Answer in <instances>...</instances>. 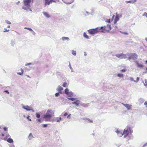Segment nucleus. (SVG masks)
<instances>
[{"label": "nucleus", "mask_w": 147, "mask_h": 147, "mask_svg": "<svg viewBox=\"0 0 147 147\" xmlns=\"http://www.w3.org/2000/svg\"><path fill=\"white\" fill-rule=\"evenodd\" d=\"M99 28L100 32H108L111 30V25L109 24L106 26H102Z\"/></svg>", "instance_id": "obj_1"}, {"label": "nucleus", "mask_w": 147, "mask_h": 147, "mask_svg": "<svg viewBox=\"0 0 147 147\" xmlns=\"http://www.w3.org/2000/svg\"><path fill=\"white\" fill-rule=\"evenodd\" d=\"M32 0H24L23 3L24 6L22 7V8L25 10H27L30 9V3Z\"/></svg>", "instance_id": "obj_2"}, {"label": "nucleus", "mask_w": 147, "mask_h": 147, "mask_svg": "<svg viewBox=\"0 0 147 147\" xmlns=\"http://www.w3.org/2000/svg\"><path fill=\"white\" fill-rule=\"evenodd\" d=\"M88 32L90 34H94L100 32V28H97L95 29H92L88 30Z\"/></svg>", "instance_id": "obj_3"}, {"label": "nucleus", "mask_w": 147, "mask_h": 147, "mask_svg": "<svg viewBox=\"0 0 147 147\" xmlns=\"http://www.w3.org/2000/svg\"><path fill=\"white\" fill-rule=\"evenodd\" d=\"M130 128L129 127H127V128H125L124 129L123 132L122 133H121V135L120 136H121L123 135H124V137L125 138L128 135L129 131H130Z\"/></svg>", "instance_id": "obj_4"}, {"label": "nucleus", "mask_w": 147, "mask_h": 147, "mask_svg": "<svg viewBox=\"0 0 147 147\" xmlns=\"http://www.w3.org/2000/svg\"><path fill=\"white\" fill-rule=\"evenodd\" d=\"M137 57L138 56L135 53L131 54L128 57V59L129 60H130L131 59L135 60L137 59Z\"/></svg>", "instance_id": "obj_5"}, {"label": "nucleus", "mask_w": 147, "mask_h": 147, "mask_svg": "<svg viewBox=\"0 0 147 147\" xmlns=\"http://www.w3.org/2000/svg\"><path fill=\"white\" fill-rule=\"evenodd\" d=\"M115 56L121 59H125L127 58L126 55L123 53L117 54L115 55Z\"/></svg>", "instance_id": "obj_6"}, {"label": "nucleus", "mask_w": 147, "mask_h": 147, "mask_svg": "<svg viewBox=\"0 0 147 147\" xmlns=\"http://www.w3.org/2000/svg\"><path fill=\"white\" fill-rule=\"evenodd\" d=\"M45 114L51 117H52L53 115V113L51 110H48Z\"/></svg>", "instance_id": "obj_7"}, {"label": "nucleus", "mask_w": 147, "mask_h": 147, "mask_svg": "<svg viewBox=\"0 0 147 147\" xmlns=\"http://www.w3.org/2000/svg\"><path fill=\"white\" fill-rule=\"evenodd\" d=\"M23 108L27 111H32V112H34V111L32 109L31 107H29L28 106H23Z\"/></svg>", "instance_id": "obj_8"}, {"label": "nucleus", "mask_w": 147, "mask_h": 147, "mask_svg": "<svg viewBox=\"0 0 147 147\" xmlns=\"http://www.w3.org/2000/svg\"><path fill=\"white\" fill-rule=\"evenodd\" d=\"M51 117L47 115L46 114L44 115L43 117V118L45 119V121H49Z\"/></svg>", "instance_id": "obj_9"}, {"label": "nucleus", "mask_w": 147, "mask_h": 147, "mask_svg": "<svg viewBox=\"0 0 147 147\" xmlns=\"http://www.w3.org/2000/svg\"><path fill=\"white\" fill-rule=\"evenodd\" d=\"M63 90V88L60 86H59L58 87V88L57 89V90L58 92H59V93L61 94H62V92H61V91Z\"/></svg>", "instance_id": "obj_10"}, {"label": "nucleus", "mask_w": 147, "mask_h": 147, "mask_svg": "<svg viewBox=\"0 0 147 147\" xmlns=\"http://www.w3.org/2000/svg\"><path fill=\"white\" fill-rule=\"evenodd\" d=\"M124 106L128 110L130 109L131 108V106L127 104L124 105Z\"/></svg>", "instance_id": "obj_11"}, {"label": "nucleus", "mask_w": 147, "mask_h": 147, "mask_svg": "<svg viewBox=\"0 0 147 147\" xmlns=\"http://www.w3.org/2000/svg\"><path fill=\"white\" fill-rule=\"evenodd\" d=\"M65 2L67 4H70L73 1L72 0H64Z\"/></svg>", "instance_id": "obj_12"}, {"label": "nucleus", "mask_w": 147, "mask_h": 147, "mask_svg": "<svg viewBox=\"0 0 147 147\" xmlns=\"http://www.w3.org/2000/svg\"><path fill=\"white\" fill-rule=\"evenodd\" d=\"M119 20V18L117 16H116L115 18L114 21V24H116L117 21H118Z\"/></svg>", "instance_id": "obj_13"}, {"label": "nucleus", "mask_w": 147, "mask_h": 147, "mask_svg": "<svg viewBox=\"0 0 147 147\" xmlns=\"http://www.w3.org/2000/svg\"><path fill=\"white\" fill-rule=\"evenodd\" d=\"M79 100H76L75 102H72L73 104H75L76 105V106H78L79 104Z\"/></svg>", "instance_id": "obj_14"}, {"label": "nucleus", "mask_w": 147, "mask_h": 147, "mask_svg": "<svg viewBox=\"0 0 147 147\" xmlns=\"http://www.w3.org/2000/svg\"><path fill=\"white\" fill-rule=\"evenodd\" d=\"M44 15L47 18H49L50 17V16L49 13L46 12H43Z\"/></svg>", "instance_id": "obj_15"}, {"label": "nucleus", "mask_w": 147, "mask_h": 147, "mask_svg": "<svg viewBox=\"0 0 147 147\" xmlns=\"http://www.w3.org/2000/svg\"><path fill=\"white\" fill-rule=\"evenodd\" d=\"M67 96L69 97H72L73 96V93L70 92L69 93H68L67 94H66Z\"/></svg>", "instance_id": "obj_16"}, {"label": "nucleus", "mask_w": 147, "mask_h": 147, "mask_svg": "<svg viewBox=\"0 0 147 147\" xmlns=\"http://www.w3.org/2000/svg\"><path fill=\"white\" fill-rule=\"evenodd\" d=\"M7 141L8 142H9L10 143H12L13 142V140L11 138H8L7 140Z\"/></svg>", "instance_id": "obj_17"}, {"label": "nucleus", "mask_w": 147, "mask_h": 147, "mask_svg": "<svg viewBox=\"0 0 147 147\" xmlns=\"http://www.w3.org/2000/svg\"><path fill=\"white\" fill-rule=\"evenodd\" d=\"M49 0H45V4L46 5H48L49 4Z\"/></svg>", "instance_id": "obj_18"}, {"label": "nucleus", "mask_w": 147, "mask_h": 147, "mask_svg": "<svg viewBox=\"0 0 147 147\" xmlns=\"http://www.w3.org/2000/svg\"><path fill=\"white\" fill-rule=\"evenodd\" d=\"M137 67H143V65L142 64H139L138 63H137Z\"/></svg>", "instance_id": "obj_19"}, {"label": "nucleus", "mask_w": 147, "mask_h": 147, "mask_svg": "<svg viewBox=\"0 0 147 147\" xmlns=\"http://www.w3.org/2000/svg\"><path fill=\"white\" fill-rule=\"evenodd\" d=\"M69 92H69V90L68 88H66V89H65V92L66 94H67Z\"/></svg>", "instance_id": "obj_20"}, {"label": "nucleus", "mask_w": 147, "mask_h": 147, "mask_svg": "<svg viewBox=\"0 0 147 147\" xmlns=\"http://www.w3.org/2000/svg\"><path fill=\"white\" fill-rule=\"evenodd\" d=\"M84 37L87 39L89 38V36H88L86 34L85 32H84Z\"/></svg>", "instance_id": "obj_21"}, {"label": "nucleus", "mask_w": 147, "mask_h": 147, "mask_svg": "<svg viewBox=\"0 0 147 147\" xmlns=\"http://www.w3.org/2000/svg\"><path fill=\"white\" fill-rule=\"evenodd\" d=\"M117 76L120 78H123V74H117Z\"/></svg>", "instance_id": "obj_22"}, {"label": "nucleus", "mask_w": 147, "mask_h": 147, "mask_svg": "<svg viewBox=\"0 0 147 147\" xmlns=\"http://www.w3.org/2000/svg\"><path fill=\"white\" fill-rule=\"evenodd\" d=\"M21 72H19L18 73V74L19 75H21L23 74V70L22 69H21Z\"/></svg>", "instance_id": "obj_23"}, {"label": "nucleus", "mask_w": 147, "mask_h": 147, "mask_svg": "<svg viewBox=\"0 0 147 147\" xmlns=\"http://www.w3.org/2000/svg\"><path fill=\"white\" fill-rule=\"evenodd\" d=\"M62 39L63 40H68L69 39V38L66 37H63L62 38Z\"/></svg>", "instance_id": "obj_24"}, {"label": "nucleus", "mask_w": 147, "mask_h": 147, "mask_svg": "<svg viewBox=\"0 0 147 147\" xmlns=\"http://www.w3.org/2000/svg\"><path fill=\"white\" fill-rule=\"evenodd\" d=\"M33 137V136L32 134L31 133H30L28 136L30 140L32 139V138Z\"/></svg>", "instance_id": "obj_25"}, {"label": "nucleus", "mask_w": 147, "mask_h": 147, "mask_svg": "<svg viewBox=\"0 0 147 147\" xmlns=\"http://www.w3.org/2000/svg\"><path fill=\"white\" fill-rule=\"evenodd\" d=\"M57 118V122H60L61 121V117Z\"/></svg>", "instance_id": "obj_26"}, {"label": "nucleus", "mask_w": 147, "mask_h": 147, "mask_svg": "<svg viewBox=\"0 0 147 147\" xmlns=\"http://www.w3.org/2000/svg\"><path fill=\"white\" fill-rule=\"evenodd\" d=\"M67 85V83L66 82H64L63 84V86L64 87H65Z\"/></svg>", "instance_id": "obj_27"}, {"label": "nucleus", "mask_w": 147, "mask_h": 147, "mask_svg": "<svg viewBox=\"0 0 147 147\" xmlns=\"http://www.w3.org/2000/svg\"><path fill=\"white\" fill-rule=\"evenodd\" d=\"M76 51L73 50L72 51V54L73 55H76Z\"/></svg>", "instance_id": "obj_28"}, {"label": "nucleus", "mask_w": 147, "mask_h": 147, "mask_svg": "<svg viewBox=\"0 0 147 147\" xmlns=\"http://www.w3.org/2000/svg\"><path fill=\"white\" fill-rule=\"evenodd\" d=\"M68 99L72 101L75 100H76V98H68Z\"/></svg>", "instance_id": "obj_29"}, {"label": "nucleus", "mask_w": 147, "mask_h": 147, "mask_svg": "<svg viewBox=\"0 0 147 147\" xmlns=\"http://www.w3.org/2000/svg\"><path fill=\"white\" fill-rule=\"evenodd\" d=\"M24 29H27L30 31H33L32 29L30 28H27V27H25Z\"/></svg>", "instance_id": "obj_30"}, {"label": "nucleus", "mask_w": 147, "mask_h": 147, "mask_svg": "<svg viewBox=\"0 0 147 147\" xmlns=\"http://www.w3.org/2000/svg\"><path fill=\"white\" fill-rule=\"evenodd\" d=\"M105 22H107L110 23L111 22V19H107L105 20Z\"/></svg>", "instance_id": "obj_31"}, {"label": "nucleus", "mask_w": 147, "mask_h": 147, "mask_svg": "<svg viewBox=\"0 0 147 147\" xmlns=\"http://www.w3.org/2000/svg\"><path fill=\"white\" fill-rule=\"evenodd\" d=\"M36 117L38 118H39L40 117V114L37 113H36Z\"/></svg>", "instance_id": "obj_32"}, {"label": "nucleus", "mask_w": 147, "mask_h": 147, "mask_svg": "<svg viewBox=\"0 0 147 147\" xmlns=\"http://www.w3.org/2000/svg\"><path fill=\"white\" fill-rule=\"evenodd\" d=\"M6 23L8 24H11V22L8 20H7L5 21Z\"/></svg>", "instance_id": "obj_33"}, {"label": "nucleus", "mask_w": 147, "mask_h": 147, "mask_svg": "<svg viewBox=\"0 0 147 147\" xmlns=\"http://www.w3.org/2000/svg\"><path fill=\"white\" fill-rule=\"evenodd\" d=\"M143 16H145L147 18V13L146 12H144Z\"/></svg>", "instance_id": "obj_34"}, {"label": "nucleus", "mask_w": 147, "mask_h": 147, "mask_svg": "<svg viewBox=\"0 0 147 147\" xmlns=\"http://www.w3.org/2000/svg\"><path fill=\"white\" fill-rule=\"evenodd\" d=\"M116 133H117V134H121V133H122L119 130H117L116 131Z\"/></svg>", "instance_id": "obj_35"}, {"label": "nucleus", "mask_w": 147, "mask_h": 147, "mask_svg": "<svg viewBox=\"0 0 147 147\" xmlns=\"http://www.w3.org/2000/svg\"><path fill=\"white\" fill-rule=\"evenodd\" d=\"M88 121V122L89 123H92V121L91 120L89 119H86Z\"/></svg>", "instance_id": "obj_36"}, {"label": "nucleus", "mask_w": 147, "mask_h": 147, "mask_svg": "<svg viewBox=\"0 0 147 147\" xmlns=\"http://www.w3.org/2000/svg\"><path fill=\"white\" fill-rule=\"evenodd\" d=\"M126 71V69H123L121 70V71L122 72H125Z\"/></svg>", "instance_id": "obj_37"}, {"label": "nucleus", "mask_w": 147, "mask_h": 147, "mask_svg": "<svg viewBox=\"0 0 147 147\" xmlns=\"http://www.w3.org/2000/svg\"><path fill=\"white\" fill-rule=\"evenodd\" d=\"M36 120L39 122L41 123L42 122L41 120L40 119H37Z\"/></svg>", "instance_id": "obj_38"}, {"label": "nucleus", "mask_w": 147, "mask_h": 147, "mask_svg": "<svg viewBox=\"0 0 147 147\" xmlns=\"http://www.w3.org/2000/svg\"><path fill=\"white\" fill-rule=\"evenodd\" d=\"M30 116L29 115H28L27 117V118L30 121H31V119H29Z\"/></svg>", "instance_id": "obj_39"}, {"label": "nucleus", "mask_w": 147, "mask_h": 147, "mask_svg": "<svg viewBox=\"0 0 147 147\" xmlns=\"http://www.w3.org/2000/svg\"><path fill=\"white\" fill-rule=\"evenodd\" d=\"M68 114L67 113H65L63 115V116L64 117H65L67 116Z\"/></svg>", "instance_id": "obj_40"}, {"label": "nucleus", "mask_w": 147, "mask_h": 147, "mask_svg": "<svg viewBox=\"0 0 147 147\" xmlns=\"http://www.w3.org/2000/svg\"><path fill=\"white\" fill-rule=\"evenodd\" d=\"M114 17L115 16L114 15L112 16V18L111 19V21L112 22L113 20Z\"/></svg>", "instance_id": "obj_41"}, {"label": "nucleus", "mask_w": 147, "mask_h": 147, "mask_svg": "<svg viewBox=\"0 0 147 147\" xmlns=\"http://www.w3.org/2000/svg\"><path fill=\"white\" fill-rule=\"evenodd\" d=\"M52 2H55V1L53 0H50L49 1V4L50 3H52Z\"/></svg>", "instance_id": "obj_42"}, {"label": "nucleus", "mask_w": 147, "mask_h": 147, "mask_svg": "<svg viewBox=\"0 0 147 147\" xmlns=\"http://www.w3.org/2000/svg\"><path fill=\"white\" fill-rule=\"evenodd\" d=\"M70 115H71V114H69L67 116V119H70Z\"/></svg>", "instance_id": "obj_43"}, {"label": "nucleus", "mask_w": 147, "mask_h": 147, "mask_svg": "<svg viewBox=\"0 0 147 147\" xmlns=\"http://www.w3.org/2000/svg\"><path fill=\"white\" fill-rule=\"evenodd\" d=\"M59 93L58 92V93H56L55 94V95L56 96H58L59 95Z\"/></svg>", "instance_id": "obj_44"}, {"label": "nucleus", "mask_w": 147, "mask_h": 147, "mask_svg": "<svg viewBox=\"0 0 147 147\" xmlns=\"http://www.w3.org/2000/svg\"><path fill=\"white\" fill-rule=\"evenodd\" d=\"M139 80V78L138 77L137 78V79H136V81H134L135 82H138Z\"/></svg>", "instance_id": "obj_45"}, {"label": "nucleus", "mask_w": 147, "mask_h": 147, "mask_svg": "<svg viewBox=\"0 0 147 147\" xmlns=\"http://www.w3.org/2000/svg\"><path fill=\"white\" fill-rule=\"evenodd\" d=\"M4 32H8L9 31V30H7L6 29V28L4 29Z\"/></svg>", "instance_id": "obj_46"}, {"label": "nucleus", "mask_w": 147, "mask_h": 147, "mask_svg": "<svg viewBox=\"0 0 147 147\" xmlns=\"http://www.w3.org/2000/svg\"><path fill=\"white\" fill-rule=\"evenodd\" d=\"M4 92H6L8 94H9V92L7 90H6L4 91Z\"/></svg>", "instance_id": "obj_47"}, {"label": "nucleus", "mask_w": 147, "mask_h": 147, "mask_svg": "<svg viewBox=\"0 0 147 147\" xmlns=\"http://www.w3.org/2000/svg\"><path fill=\"white\" fill-rule=\"evenodd\" d=\"M3 129L5 131H7V128L6 127H4L3 128Z\"/></svg>", "instance_id": "obj_48"}, {"label": "nucleus", "mask_w": 147, "mask_h": 147, "mask_svg": "<svg viewBox=\"0 0 147 147\" xmlns=\"http://www.w3.org/2000/svg\"><path fill=\"white\" fill-rule=\"evenodd\" d=\"M31 64V63H27L26 64H25V65L26 66H27V65H30Z\"/></svg>", "instance_id": "obj_49"}, {"label": "nucleus", "mask_w": 147, "mask_h": 147, "mask_svg": "<svg viewBox=\"0 0 147 147\" xmlns=\"http://www.w3.org/2000/svg\"><path fill=\"white\" fill-rule=\"evenodd\" d=\"M44 127H47V124H43L42 125Z\"/></svg>", "instance_id": "obj_50"}, {"label": "nucleus", "mask_w": 147, "mask_h": 147, "mask_svg": "<svg viewBox=\"0 0 147 147\" xmlns=\"http://www.w3.org/2000/svg\"><path fill=\"white\" fill-rule=\"evenodd\" d=\"M144 105L146 106L147 107V101H146L144 103Z\"/></svg>", "instance_id": "obj_51"}, {"label": "nucleus", "mask_w": 147, "mask_h": 147, "mask_svg": "<svg viewBox=\"0 0 147 147\" xmlns=\"http://www.w3.org/2000/svg\"><path fill=\"white\" fill-rule=\"evenodd\" d=\"M130 79L131 81H133L134 80V79L132 78H131Z\"/></svg>", "instance_id": "obj_52"}, {"label": "nucleus", "mask_w": 147, "mask_h": 147, "mask_svg": "<svg viewBox=\"0 0 147 147\" xmlns=\"http://www.w3.org/2000/svg\"><path fill=\"white\" fill-rule=\"evenodd\" d=\"M131 1H128L127 3H131Z\"/></svg>", "instance_id": "obj_53"}, {"label": "nucleus", "mask_w": 147, "mask_h": 147, "mask_svg": "<svg viewBox=\"0 0 147 147\" xmlns=\"http://www.w3.org/2000/svg\"><path fill=\"white\" fill-rule=\"evenodd\" d=\"M7 27L8 28H9L10 27V26L9 25H8L7 26Z\"/></svg>", "instance_id": "obj_54"}, {"label": "nucleus", "mask_w": 147, "mask_h": 147, "mask_svg": "<svg viewBox=\"0 0 147 147\" xmlns=\"http://www.w3.org/2000/svg\"><path fill=\"white\" fill-rule=\"evenodd\" d=\"M145 83H146L147 84H144L146 86V85H147V82L146 83V81H145Z\"/></svg>", "instance_id": "obj_55"}, {"label": "nucleus", "mask_w": 147, "mask_h": 147, "mask_svg": "<svg viewBox=\"0 0 147 147\" xmlns=\"http://www.w3.org/2000/svg\"><path fill=\"white\" fill-rule=\"evenodd\" d=\"M134 2L136 1V0H133Z\"/></svg>", "instance_id": "obj_56"}, {"label": "nucleus", "mask_w": 147, "mask_h": 147, "mask_svg": "<svg viewBox=\"0 0 147 147\" xmlns=\"http://www.w3.org/2000/svg\"><path fill=\"white\" fill-rule=\"evenodd\" d=\"M145 40L147 41V38H145Z\"/></svg>", "instance_id": "obj_57"}, {"label": "nucleus", "mask_w": 147, "mask_h": 147, "mask_svg": "<svg viewBox=\"0 0 147 147\" xmlns=\"http://www.w3.org/2000/svg\"><path fill=\"white\" fill-rule=\"evenodd\" d=\"M4 136V134H2V136Z\"/></svg>", "instance_id": "obj_58"}, {"label": "nucleus", "mask_w": 147, "mask_h": 147, "mask_svg": "<svg viewBox=\"0 0 147 147\" xmlns=\"http://www.w3.org/2000/svg\"><path fill=\"white\" fill-rule=\"evenodd\" d=\"M146 63L147 64V60L146 61Z\"/></svg>", "instance_id": "obj_59"}, {"label": "nucleus", "mask_w": 147, "mask_h": 147, "mask_svg": "<svg viewBox=\"0 0 147 147\" xmlns=\"http://www.w3.org/2000/svg\"><path fill=\"white\" fill-rule=\"evenodd\" d=\"M17 3H18V4L20 3V1H18Z\"/></svg>", "instance_id": "obj_60"}, {"label": "nucleus", "mask_w": 147, "mask_h": 147, "mask_svg": "<svg viewBox=\"0 0 147 147\" xmlns=\"http://www.w3.org/2000/svg\"><path fill=\"white\" fill-rule=\"evenodd\" d=\"M146 69L147 71V67L146 68Z\"/></svg>", "instance_id": "obj_61"}, {"label": "nucleus", "mask_w": 147, "mask_h": 147, "mask_svg": "<svg viewBox=\"0 0 147 147\" xmlns=\"http://www.w3.org/2000/svg\"><path fill=\"white\" fill-rule=\"evenodd\" d=\"M84 55H86V54H84Z\"/></svg>", "instance_id": "obj_62"}, {"label": "nucleus", "mask_w": 147, "mask_h": 147, "mask_svg": "<svg viewBox=\"0 0 147 147\" xmlns=\"http://www.w3.org/2000/svg\"><path fill=\"white\" fill-rule=\"evenodd\" d=\"M84 55H86V54H84Z\"/></svg>", "instance_id": "obj_63"}, {"label": "nucleus", "mask_w": 147, "mask_h": 147, "mask_svg": "<svg viewBox=\"0 0 147 147\" xmlns=\"http://www.w3.org/2000/svg\"><path fill=\"white\" fill-rule=\"evenodd\" d=\"M84 55H86V54H84Z\"/></svg>", "instance_id": "obj_64"}]
</instances>
